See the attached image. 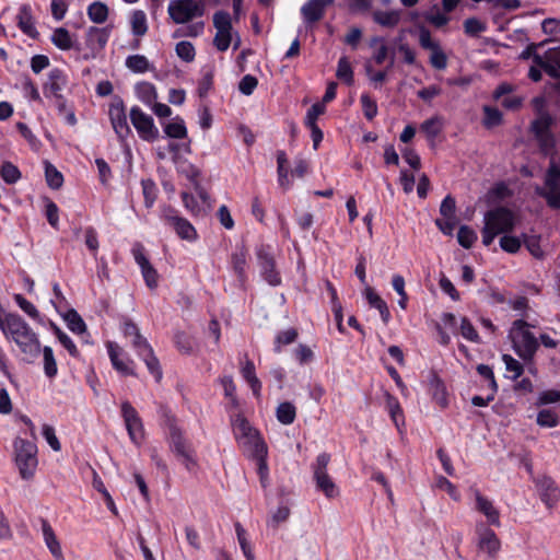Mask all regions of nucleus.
I'll list each match as a JSON object with an SVG mask.
<instances>
[{
    "label": "nucleus",
    "instance_id": "f257e3e1",
    "mask_svg": "<svg viewBox=\"0 0 560 560\" xmlns=\"http://www.w3.org/2000/svg\"><path fill=\"white\" fill-rule=\"evenodd\" d=\"M516 219L514 212L504 206L488 210L483 217L481 229L482 244L490 246L500 234L511 233L515 229Z\"/></svg>",
    "mask_w": 560,
    "mask_h": 560
},
{
    "label": "nucleus",
    "instance_id": "f03ea898",
    "mask_svg": "<svg viewBox=\"0 0 560 560\" xmlns=\"http://www.w3.org/2000/svg\"><path fill=\"white\" fill-rule=\"evenodd\" d=\"M13 450L14 462L21 478L24 480L33 479L38 466L35 442L18 436L13 441Z\"/></svg>",
    "mask_w": 560,
    "mask_h": 560
},
{
    "label": "nucleus",
    "instance_id": "7ed1b4c3",
    "mask_svg": "<svg viewBox=\"0 0 560 560\" xmlns=\"http://www.w3.org/2000/svg\"><path fill=\"white\" fill-rule=\"evenodd\" d=\"M529 324L524 319H516L513 323L511 334H514L513 349L525 362H533L539 348L538 340L528 329Z\"/></svg>",
    "mask_w": 560,
    "mask_h": 560
},
{
    "label": "nucleus",
    "instance_id": "20e7f679",
    "mask_svg": "<svg viewBox=\"0 0 560 560\" xmlns=\"http://www.w3.org/2000/svg\"><path fill=\"white\" fill-rule=\"evenodd\" d=\"M533 104L537 110V117L532 121L530 129L541 148H551L555 144L551 132L555 120L550 113L544 109L545 100L542 97H535Z\"/></svg>",
    "mask_w": 560,
    "mask_h": 560
},
{
    "label": "nucleus",
    "instance_id": "39448f33",
    "mask_svg": "<svg viewBox=\"0 0 560 560\" xmlns=\"http://www.w3.org/2000/svg\"><path fill=\"white\" fill-rule=\"evenodd\" d=\"M527 470L530 474L532 481L534 482L537 493L541 502L547 509L555 508L560 501V487L557 485L555 479L549 475H537L533 474L532 466H527Z\"/></svg>",
    "mask_w": 560,
    "mask_h": 560
},
{
    "label": "nucleus",
    "instance_id": "423d86ee",
    "mask_svg": "<svg viewBox=\"0 0 560 560\" xmlns=\"http://www.w3.org/2000/svg\"><path fill=\"white\" fill-rule=\"evenodd\" d=\"M161 218L166 225L173 228L179 238L188 242H195L198 238L195 226L186 218L178 215L176 209L164 208Z\"/></svg>",
    "mask_w": 560,
    "mask_h": 560
},
{
    "label": "nucleus",
    "instance_id": "0eeeda50",
    "mask_svg": "<svg viewBox=\"0 0 560 560\" xmlns=\"http://www.w3.org/2000/svg\"><path fill=\"white\" fill-rule=\"evenodd\" d=\"M120 411L130 441L135 445L140 446L145 434L142 419L136 408L128 400L121 402Z\"/></svg>",
    "mask_w": 560,
    "mask_h": 560
},
{
    "label": "nucleus",
    "instance_id": "6e6552de",
    "mask_svg": "<svg viewBox=\"0 0 560 560\" xmlns=\"http://www.w3.org/2000/svg\"><path fill=\"white\" fill-rule=\"evenodd\" d=\"M167 11L176 24H184L203 15V8L195 0H172Z\"/></svg>",
    "mask_w": 560,
    "mask_h": 560
},
{
    "label": "nucleus",
    "instance_id": "1a4fd4ad",
    "mask_svg": "<svg viewBox=\"0 0 560 560\" xmlns=\"http://www.w3.org/2000/svg\"><path fill=\"white\" fill-rule=\"evenodd\" d=\"M130 120L139 137L147 142H154L159 139L160 132L154 125L153 118L145 114L139 106L130 109Z\"/></svg>",
    "mask_w": 560,
    "mask_h": 560
},
{
    "label": "nucleus",
    "instance_id": "9d476101",
    "mask_svg": "<svg viewBox=\"0 0 560 560\" xmlns=\"http://www.w3.org/2000/svg\"><path fill=\"white\" fill-rule=\"evenodd\" d=\"M108 115L118 140L124 144L129 136L132 135V131L127 121L126 107L122 100L117 98L110 104Z\"/></svg>",
    "mask_w": 560,
    "mask_h": 560
},
{
    "label": "nucleus",
    "instance_id": "9b49d317",
    "mask_svg": "<svg viewBox=\"0 0 560 560\" xmlns=\"http://www.w3.org/2000/svg\"><path fill=\"white\" fill-rule=\"evenodd\" d=\"M230 421L235 439H244L246 441L245 443L252 446V450H254L258 440L264 441L260 433L250 425L249 421L242 412L231 413Z\"/></svg>",
    "mask_w": 560,
    "mask_h": 560
},
{
    "label": "nucleus",
    "instance_id": "f8f14e48",
    "mask_svg": "<svg viewBox=\"0 0 560 560\" xmlns=\"http://www.w3.org/2000/svg\"><path fill=\"white\" fill-rule=\"evenodd\" d=\"M535 192L544 198L551 209L560 208V178L548 167L545 175V186L536 187Z\"/></svg>",
    "mask_w": 560,
    "mask_h": 560
},
{
    "label": "nucleus",
    "instance_id": "ddd939ff",
    "mask_svg": "<svg viewBox=\"0 0 560 560\" xmlns=\"http://www.w3.org/2000/svg\"><path fill=\"white\" fill-rule=\"evenodd\" d=\"M107 352L113 368L118 373L122 376H137L135 361L125 354L116 343L108 342Z\"/></svg>",
    "mask_w": 560,
    "mask_h": 560
},
{
    "label": "nucleus",
    "instance_id": "4468645a",
    "mask_svg": "<svg viewBox=\"0 0 560 560\" xmlns=\"http://www.w3.org/2000/svg\"><path fill=\"white\" fill-rule=\"evenodd\" d=\"M69 83L68 74L60 68H54L49 71L46 82L43 84L45 97L51 98L62 95L61 92Z\"/></svg>",
    "mask_w": 560,
    "mask_h": 560
},
{
    "label": "nucleus",
    "instance_id": "2eb2a0df",
    "mask_svg": "<svg viewBox=\"0 0 560 560\" xmlns=\"http://www.w3.org/2000/svg\"><path fill=\"white\" fill-rule=\"evenodd\" d=\"M335 0H308L301 7V15L307 25L319 22L326 12V8L332 5Z\"/></svg>",
    "mask_w": 560,
    "mask_h": 560
},
{
    "label": "nucleus",
    "instance_id": "dca6fc26",
    "mask_svg": "<svg viewBox=\"0 0 560 560\" xmlns=\"http://www.w3.org/2000/svg\"><path fill=\"white\" fill-rule=\"evenodd\" d=\"M109 39L108 27L90 26L86 31L85 44L92 51V57L102 51Z\"/></svg>",
    "mask_w": 560,
    "mask_h": 560
},
{
    "label": "nucleus",
    "instance_id": "f3484780",
    "mask_svg": "<svg viewBox=\"0 0 560 560\" xmlns=\"http://www.w3.org/2000/svg\"><path fill=\"white\" fill-rule=\"evenodd\" d=\"M477 532L479 535V549L487 552L490 558H495L501 548V541L494 530L489 527L481 526L478 527Z\"/></svg>",
    "mask_w": 560,
    "mask_h": 560
},
{
    "label": "nucleus",
    "instance_id": "a211bd4d",
    "mask_svg": "<svg viewBox=\"0 0 560 560\" xmlns=\"http://www.w3.org/2000/svg\"><path fill=\"white\" fill-rule=\"evenodd\" d=\"M476 510L487 517L490 525L500 526V512L494 508L491 500L475 490Z\"/></svg>",
    "mask_w": 560,
    "mask_h": 560
},
{
    "label": "nucleus",
    "instance_id": "6ab92c4d",
    "mask_svg": "<svg viewBox=\"0 0 560 560\" xmlns=\"http://www.w3.org/2000/svg\"><path fill=\"white\" fill-rule=\"evenodd\" d=\"M18 27L22 31L23 34L27 35L33 39H37L39 36V32L37 31L34 22V18L32 14V8L30 4L21 5L19 13L16 15Z\"/></svg>",
    "mask_w": 560,
    "mask_h": 560
},
{
    "label": "nucleus",
    "instance_id": "aec40b11",
    "mask_svg": "<svg viewBox=\"0 0 560 560\" xmlns=\"http://www.w3.org/2000/svg\"><path fill=\"white\" fill-rule=\"evenodd\" d=\"M247 256L248 253L244 245L236 246L235 250L231 254L230 265L241 283H244L247 279Z\"/></svg>",
    "mask_w": 560,
    "mask_h": 560
},
{
    "label": "nucleus",
    "instance_id": "412c9836",
    "mask_svg": "<svg viewBox=\"0 0 560 560\" xmlns=\"http://www.w3.org/2000/svg\"><path fill=\"white\" fill-rule=\"evenodd\" d=\"M44 541L56 560H65L62 549L57 536L46 518H40Z\"/></svg>",
    "mask_w": 560,
    "mask_h": 560
},
{
    "label": "nucleus",
    "instance_id": "4be33fe9",
    "mask_svg": "<svg viewBox=\"0 0 560 560\" xmlns=\"http://www.w3.org/2000/svg\"><path fill=\"white\" fill-rule=\"evenodd\" d=\"M252 459L256 462L258 477H269L268 446L265 441H259L250 453Z\"/></svg>",
    "mask_w": 560,
    "mask_h": 560
},
{
    "label": "nucleus",
    "instance_id": "5701e85b",
    "mask_svg": "<svg viewBox=\"0 0 560 560\" xmlns=\"http://www.w3.org/2000/svg\"><path fill=\"white\" fill-rule=\"evenodd\" d=\"M541 69L551 78L560 79V46L546 51Z\"/></svg>",
    "mask_w": 560,
    "mask_h": 560
},
{
    "label": "nucleus",
    "instance_id": "b1692460",
    "mask_svg": "<svg viewBox=\"0 0 560 560\" xmlns=\"http://www.w3.org/2000/svg\"><path fill=\"white\" fill-rule=\"evenodd\" d=\"M50 42L60 50L79 49L74 44L71 33L66 27H57L54 30Z\"/></svg>",
    "mask_w": 560,
    "mask_h": 560
},
{
    "label": "nucleus",
    "instance_id": "393cba45",
    "mask_svg": "<svg viewBox=\"0 0 560 560\" xmlns=\"http://www.w3.org/2000/svg\"><path fill=\"white\" fill-rule=\"evenodd\" d=\"M365 299L371 307L380 312L382 320L387 324L390 318V312L386 302L370 287L365 289Z\"/></svg>",
    "mask_w": 560,
    "mask_h": 560
},
{
    "label": "nucleus",
    "instance_id": "a878e982",
    "mask_svg": "<svg viewBox=\"0 0 560 560\" xmlns=\"http://www.w3.org/2000/svg\"><path fill=\"white\" fill-rule=\"evenodd\" d=\"M138 357L145 363L148 371L154 377V380L159 383L163 377L162 368L159 359L154 354L153 348L145 350L144 352H140Z\"/></svg>",
    "mask_w": 560,
    "mask_h": 560
},
{
    "label": "nucleus",
    "instance_id": "bb28decb",
    "mask_svg": "<svg viewBox=\"0 0 560 560\" xmlns=\"http://www.w3.org/2000/svg\"><path fill=\"white\" fill-rule=\"evenodd\" d=\"M163 130L172 139H186L188 137L185 121L180 116H176L171 121L164 124Z\"/></svg>",
    "mask_w": 560,
    "mask_h": 560
},
{
    "label": "nucleus",
    "instance_id": "cd10ccee",
    "mask_svg": "<svg viewBox=\"0 0 560 560\" xmlns=\"http://www.w3.org/2000/svg\"><path fill=\"white\" fill-rule=\"evenodd\" d=\"M288 158L287 153L282 150L277 152V173H278V184L284 190L289 189L291 186V182L289 180V170H288Z\"/></svg>",
    "mask_w": 560,
    "mask_h": 560
},
{
    "label": "nucleus",
    "instance_id": "c85d7f7f",
    "mask_svg": "<svg viewBox=\"0 0 560 560\" xmlns=\"http://www.w3.org/2000/svg\"><path fill=\"white\" fill-rule=\"evenodd\" d=\"M298 338L299 331L296 328L291 327L289 329L279 331L275 337L273 352L277 354L281 353L283 346L294 343Z\"/></svg>",
    "mask_w": 560,
    "mask_h": 560
},
{
    "label": "nucleus",
    "instance_id": "c756f323",
    "mask_svg": "<svg viewBox=\"0 0 560 560\" xmlns=\"http://www.w3.org/2000/svg\"><path fill=\"white\" fill-rule=\"evenodd\" d=\"M385 400L390 419L399 428L400 422L404 423V411L399 400L388 392H385Z\"/></svg>",
    "mask_w": 560,
    "mask_h": 560
},
{
    "label": "nucleus",
    "instance_id": "7c9ffc66",
    "mask_svg": "<svg viewBox=\"0 0 560 560\" xmlns=\"http://www.w3.org/2000/svg\"><path fill=\"white\" fill-rule=\"evenodd\" d=\"M89 19L95 24H103L106 22L109 9L106 3L102 1H94L89 4L86 9Z\"/></svg>",
    "mask_w": 560,
    "mask_h": 560
},
{
    "label": "nucleus",
    "instance_id": "2f4dec72",
    "mask_svg": "<svg viewBox=\"0 0 560 560\" xmlns=\"http://www.w3.org/2000/svg\"><path fill=\"white\" fill-rule=\"evenodd\" d=\"M135 90L138 98L147 105H151L158 98L156 89L151 82H139L136 84Z\"/></svg>",
    "mask_w": 560,
    "mask_h": 560
},
{
    "label": "nucleus",
    "instance_id": "473e14b6",
    "mask_svg": "<svg viewBox=\"0 0 560 560\" xmlns=\"http://www.w3.org/2000/svg\"><path fill=\"white\" fill-rule=\"evenodd\" d=\"M314 479L316 482V487L319 491L324 492V494L331 499L338 494V489L332 479L329 477L328 472H320L319 475H314Z\"/></svg>",
    "mask_w": 560,
    "mask_h": 560
},
{
    "label": "nucleus",
    "instance_id": "72a5a7b5",
    "mask_svg": "<svg viewBox=\"0 0 560 560\" xmlns=\"http://www.w3.org/2000/svg\"><path fill=\"white\" fill-rule=\"evenodd\" d=\"M202 75L198 81L197 94L200 98L208 96L213 88L214 72L212 67H205L201 71Z\"/></svg>",
    "mask_w": 560,
    "mask_h": 560
},
{
    "label": "nucleus",
    "instance_id": "f704fd0d",
    "mask_svg": "<svg viewBox=\"0 0 560 560\" xmlns=\"http://www.w3.org/2000/svg\"><path fill=\"white\" fill-rule=\"evenodd\" d=\"M277 420L284 424H292L296 418V408L289 401L281 402L276 410Z\"/></svg>",
    "mask_w": 560,
    "mask_h": 560
},
{
    "label": "nucleus",
    "instance_id": "c9c22d12",
    "mask_svg": "<svg viewBox=\"0 0 560 560\" xmlns=\"http://www.w3.org/2000/svg\"><path fill=\"white\" fill-rule=\"evenodd\" d=\"M442 128L443 119L440 116H433L424 120L420 126L421 131L424 132L430 140H434L441 133Z\"/></svg>",
    "mask_w": 560,
    "mask_h": 560
},
{
    "label": "nucleus",
    "instance_id": "e433bc0d",
    "mask_svg": "<svg viewBox=\"0 0 560 560\" xmlns=\"http://www.w3.org/2000/svg\"><path fill=\"white\" fill-rule=\"evenodd\" d=\"M170 447L175 455L190 448V445L187 443L179 428H172V432L170 433Z\"/></svg>",
    "mask_w": 560,
    "mask_h": 560
},
{
    "label": "nucleus",
    "instance_id": "4c0bfd02",
    "mask_svg": "<svg viewBox=\"0 0 560 560\" xmlns=\"http://www.w3.org/2000/svg\"><path fill=\"white\" fill-rule=\"evenodd\" d=\"M432 398L442 409L448 406L447 390L440 378H434L431 383Z\"/></svg>",
    "mask_w": 560,
    "mask_h": 560
},
{
    "label": "nucleus",
    "instance_id": "58836bf2",
    "mask_svg": "<svg viewBox=\"0 0 560 560\" xmlns=\"http://www.w3.org/2000/svg\"><path fill=\"white\" fill-rule=\"evenodd\" d=\"M126 67L135 73H144L150 70V62L143 55H130L126 58Z\"/></svg>",
    "mask_w": 560,
    "mask_h": 560
},
{
    "label": "nucleus",
    "instance_id": "ea45409f",
    "mask_svg": "<svg viewBox=\"0 0 560 560\" xmlns=\"http://www.w3.org/2000/svg\"><path fill=\"white\" fill-rule=\"evenodd\" d=\"M234 527H235L237 541L240 544V547H241L246 560H255L252 546L247 539L246 529L242 526V524L240 522H236L234 524Z\"/></svg>",
    "mask_w": 560,
    "mask_h": 560
},
{
    "label": "nucleus",
    "instance_id": "a19ab883",
    "mask_svg": "<svg viewBox=\"0 0 560 560\" xmlns=\"http://www.w3.org/2000/svg\"><path fill=\"white\" fill-rule=\"evenodd\" d=\"M65 319L67 322L68 328L73 334L80 335L86 331V324L75 310H69L65 315Z\"/></svg>",
    "mask_w": 560,
    "mask_h": 560
},
{
    "label": "nucleus",
    "instance_id": "79ce46f5",
    "mask_svg": "<svg viewBox=\"0 0 560 560\" xmlns=\"http://www.w3.org/2000/svg\"><path fill=\"white\" fill-rule=\"evenodd\" d=\"M40 352H43L44 357V372L45 375L49 378H54L58 373L57 362L54 355V351L49 346H45L42 348Z\"/></svg>",
    "mask_w": 560,
    "mask_h": 560
},
{
    "label": "nucleus",
    "instance_id": "37998d69",
    "mask_svg": "<svg viewBox=\"0 0 560 560\" xmlns=\"http://www.w3.org/2000/svg\"><path fill=\"white\" fill-rule=\"evenodd\" d=\"M547 42L548 40L541 42L539 44L532 43V44L527 45L526 48L521 52L520 59H522V60L532 59L533 62L537 67H540V68L546 66L544 63V56H541L537 52V48L544 46Z\"/></svg>",
    "mask_w": 560,
    "mask_h": 560
},
{
    "label": "nucleus",
    "instance_id": "c03bdc74",
    "mask_svg": "<svg viewBox=\"0 0 560 560\" xmlns=\"http://www.w3.org/2000/svg\"><path fill=\"white\" fill-rule=\"evenodd\" d=\"M478 236L475 230L468 225H462L457 232V241L459 245L466 249H469L476 243Z\"/></svg>",
    "mask_w": 560,
    "mask_h": 560
},
{
    "label": "nucleus",
    "instance_id": "a18cd8bd",
    "mask_svg": "<svg viewBox=\"0 0 560 560\" xmlns=\"http://www.w3.org/2000/svg\"><path fill=\"white\" fill-rule=\"evenodd\" d=\"M374 21L385 27H394L399 23L400 15L396 11H376L373 14Z\"/></svg>",
    "mask_w": 560,
    "mask_h": 560
},
{
    "label": "nucleus",
    "instance_id": "49530a36",
    "mask_svg": "<svg viewBox=\"0 0 560 560\" xmlns=\"http://www.w3.org/2000/svg\"><path fill=\"white\" fill-rule=\"evenodd\" d=\"M559 422V416L551 409H541L537 413L536 423L541 428H556Z\"/></svg>",
    "mask_w": 560,
    "mask_h": 560
},
{
    "label": "nucleus",
    "instance_id": "de8ad7c7",
    "mask_svg": "<svg viewBox=\"0 0 560 560\" xmlns=\"http://www.w3.org/2000/svg\"><path fill=\"white\" fill-rule=\"evenodd\" d=\"M131 30L136 36H143L148 32L147 15L143 11L137 10L132 13Z\"/></svg>",
    "mask_w": 560,
    "mask_h": 560
},
{
    "label": "nucleus",
    "instance_id": "09e8293b",
    "mask_svg": "<svg viewBox=\"0 0 560 560\" xmlns=\"http://www.w3.org/2000/svg\"><path fill=\"white\" fill-rule=\"evenodd\" d=\"M360 103L364 117L370 121L373 120L378 110L376 101L373 100L369 93H362L360 96Z\"/></svg>",
    "mask_w": 560,
    "mask_h": 560
},
{
    "label": "nucleus",
    "instance_id": "8fccbe9b",
    "mask_svg": "<svg viewBox=\"0 0 560 560\" xmlns=\"http://www.w3.org/2000/svg\"><path fill=\"white\" fill-rule=\"evenodd\" d=\"M336 75L348 85L353 83V70L346 57L339 59Z\"/></svg>",
    "mask_w": 560,
    "mask_h": 560
},
{
    "label": "nucleus",
    "instance_id": "3c124183",
    "mask_svg": "<svg viewBox=\"0 0 560 560\" xmlns=\"http://www.w3.org/2000/svg\"><path fill=\"white\" fill-rule=\"evenodd\" d=\"M0 174L2 179L10 185L15 184L21 178L20 170L11 162H3L0 168Z\"/></svg>",
    "mask_w": 560,
    "mask_h": 560
},
{
    "label": "nucleus",
    "instance_id": "603ef678",
    "mask_svg": "<svg viewBox=\"0 0 560 560\" xmlns=\"http://www.w3.org/2000/svg\"><path fill=\"white\" fill-rule=\"evenodd\" d=\"M142 192L144 197V205L147 208H151L156 200L158 188L152 179L141 180Z\"/></svg>",
    "mask_w": 560,
    "mask_h": 560
},
{
    "label": "nucleus",
    "instance_id": "864d4df0",
    "mask_svg": "<svg viewBox=\"0 0 560 560\" xmlns=\"http://www.w3.org/2000/svg\"><path fill=\"white\" fill-rule=\"evenodd\" d=\"M502 361L505 364L506 371L513 373V375L511 376L512 381L518 380L524 373V365L520 361L514 359L511 354H502Z\"/></svg>",
    "mask_w": 560,
    "mask_h": 560
},
{
    "label": "nucleus",
    "instance_id": "5fc2aeb1",
    "mask_svg": "<svg viewBox=\"0 0 560 560\" xmlns=\"http://www.w3.org/2000/svg\"><path fill=\"white\" fill-rule=\"evenodd\" d=\"M174 345L184 354H190L194 350L192 339L184 331H177L174 335Z\"/></svg>",
    "mask_w": 560,
    "mask_h": 560
},
{
    "label": "nucleus",
    "instance_id": "6e6d98bb",
    "mask_svg": "<svg viewBox=\"0 0 560 560\" xmlns=\"http://www.w3.org/2000/svg\"><path fill=\"white\" fill-rule=\"evenodd\" d=\"M47 185L52 189H59L63 184L62 174L51 164L47 163L45 168Z\"/></svg>",
    "mask_w": 560,
    "mask_h": 560
},
{
    "label": "nucleus",
    "instance_id": "4d7b16f0",
    "mask_svg": "<svg viewBox=\"0 0 560 560\" xmlns=\"http://www.w3.org/2000/svg\"><path fill=\"white\" fill-rule=\"evenodd\" d=\"M261 276L270 285L277 287L281 283V276L276 269V261L270 265H260Z\"/></svg>",
    "mask_w": 560,
    "mask_h": 560
},
{
    "label": "nucleus",
    "instance_id": "13d9d810",
    "mask_svg": "<svg viewBox=\"0 0 560 560\" xmlns=\"http://www.w3.org/2000/svg\"><path fill=\"white\" fill-rule=\"evenodd\" d=\"M13 299L15 303L19 305V307L32 319L38 320L40 318V314L38 310L35 307V305L31 303L28 300H26L22 294H14Z\"/></svg>",
    "mask_w": 560,
    "mask_h": 560
},
{
    "label": "nucleus",
    "instance_id": "bf43d9fd",
    "mask_svg": "<svg viewBox=\"0 0 560 560\" xmlns=\"http://www.w3.org/2000/svg\"><path fill=\"white\" fill-rule=\"evenodd\" d=\"M176 55L185 62H191L195 59L196 50L190 42L182 40L176 44Z\"/></svg>",
    "mask_w": 560,
    "mask_h": 560
},
{
    "label": "nucleus",
    "instance_id": "052dcab7",
    "mask_svg": "<svg viewBox=\"0 0 560 560\" xmlns=\"http://www.w3.org/2000/svg\"><path fill=\"white\" fill-rule=\"evenodd\" d=\"M499 243L502 250L509 254H516L522 247L520 237L508 234H503Z\"/></svg>",
    "mask_w": 560,
    "mask_h": 560
},
{
    "label": "nucleus",
    "instance_id": "680f3d73",
    "mask_svg": "<svg viewBox=\"0 0 560 560\" xmlns=\"http://www.w3.org/2000/svg\"><path fill=\"white\" fill-rule=\"evenodd\" d=\"M178 172L195 185L198 184L201 175L200 170L188 161H184L179 164Z\"/></svg>",
    "mask_w": 560,
    "mask_h": 560
},
{
    "label": "nucleus",
    "instance_id": "e2e57ef3",
    "mask_svg": "<svg viewBox=\"0 0 560 560\" xmlns=\"http://www.w3.org/2000/svg\"><path fill=\"white\" fill-rule=\"evenodd\" d=\"M460 335L468 341L481 342L477 330L467 317H463L460 320Z\"/></svg>",
    "mask_w": 560,
    "mask_h": 560
},
{
    "label": "nucleus",
    "instance_id": "0e129e2a",
    "mask_svg": "<svg viewBox=\"0 0 560 560\" xmlns=\"http://www.w3.org/2000/svg\"><path fill=\"white\" fill-rule=\"evenodd\" d=\"M45 215H46V219H47L48 223L50 224V226L54 228L55 230H58L59 229V208L56 205V202H54L50 199H47V202L45 206Z\"/></svg>",
    "mask_w": 560,
    "mask_h": 560
},
{
    "label": "nucleus",
    "instance_id": "69168bd1",
    "mask_svg": "<svg viewBox=\"0 0 560 560\" xmlns=\"http://www.w3.org/2000/svg\"><path fill=\"white\" fill-rule=\"evenodd\" d=\"M483 113H485L483 124L486 127H488V128L494 127L502 122V113L498 108L491 107V106H485Z\"/></svg>",
    "mask_w": 560,
    "mask_h": 560
},
{
    "label": "nucleus",
    "instance_id": "338daca9",
    "mask_svg": "<svg viewBox=\"0 0 560 560\" xmlns=\"http://www.w3.org/2000/svg\"><path fill=\"white\" fill-rule=\"evenodd\" d=\"M456 201L452 195L445 196L440 206V213L444 219H456Z\"/></svg>",
    "mask_w": 560,
    "mask_h": 560
},
{
    "label": "nucleus",
    "instance_id": "774afa93",
    "mask_svg": "<svg viewBox=\"0 0 560 560\" xmlns=\"http://www.w3.org/2000/svg\"><path fill=\"white\" fill-rule=\"evenodd\" d=\"M314 357L313 350L306 345L300 343L294 350V358L301 365L312 362Z\"/></svg>",
    "mask_w": 560,
    "mask_h": 560
}]
</instances>
